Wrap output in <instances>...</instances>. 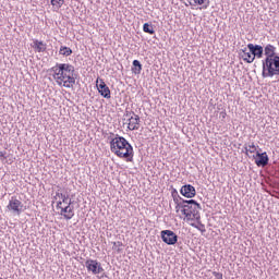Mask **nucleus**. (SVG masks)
I'll return each instance as SVG.
<instances>
[{
  "label": "nucleus",
  "mask_w": 279,
  "mask_h": 279,
  "mask_svg": "<svg viewBox=\"0 0 279 279\" xmlns=\"http://www.w3.org/2000/svg\"><path fill=\"white\" fill-rule=\"evenodd\" d=\"M110 150L118 158H124L126 162H134V147L125 137L116 134L110 141Z\"/></svg>",
  "instance_id": "nucleus-1"
},
{
  "label": "nucleus",
  "mask_w": 279,
  "mask_h": 279,
  "mask_svg": "<svg viewBox=\"0 0 279 279\" xmlns=\"http://www.w3.org/2000/svg\"><path fill=\"white\" fill-rule=\"evenodd\" d=\"M199 210H202V205L195 199H189L185 203V208L181 209V213L185 216L187 221H199V219H202Z\"/></svg>",
  "instance_id": "nucleus-2"
},
{
  "label": "nucleus",
  "mask_w": 279,
  "mask_h": 279,
  "mask_svg": "<svg viewBox=\"0 0 279 279\" xmlns=\"http://www.w3.org/2000/svg\"><path fill=\"white\" fill-rule=\"evenodd\" d=\"M60 64L61 63H57L54 66L51 68V71H53L54 73V80H57L59 86H62L63 82V86L65 88H73V86H75V77L68 75L64 70H60Z\"/></svg>",
  "instance_id": "nucleus-3"
},
{
  "label": "nucleus",
  "mask_w": 279,
  "mask_h": 279,
  "mask_svg": "<svg viewBox=\"0 0 279 279\" xmlns=\"http://www.w3.org/2000/svg\"><path fill=\"white\" fill-rule=\"evenodd\" d=\"M7 210L16 217H21L22 213H25L23 202H21L16 196H12L7 206Z\"/></svg>",
  "instance_id": "nucleus-4"
},
{
  "label": "nucleus",
  "mask_w": 279,
  "mask_h": 279,
  "mask_svg": "<svg viewBox=\"0 0 279 279\" xmlns=\"http://www.w3.org/2000/svg\"><path fill=\"white\" fill-rule=\"evenodd\" d=\"M85 267L87 271H92L94 276H97V274H101L104 271V267H101V263L97 262V259H87L85 262Z\"/></svg>",
  "instance_id": "nucleus-5"
},
{
  "label": "nucleus",
  "mask_w": 279,
  "mask_h": 279,
  "mask_svg": "<svg viewBox=\"0 0 279 279\" xmlns=\"http://www.w3.org/2000/svg\"><path fill=\"white\" fill-rule=\"evenodd\" d=\"M161 240L166 245H175L178 243V234L171 230H162Z\"/></svg>",
  "instance_id": "nucleus-6"
},
{
  "label": "nucleus",
  "mask_w": 279,
  "mask_h": 279,
  "mask_svg": "<svg viewBox=\"0 0 279 279\" xmlns=\"http://www.w3.org/2000/svg\"><path fill=\"white\" fill-rule=\"evenodd\" d=\"M96 86H97L98 93H99V95H101V97H104L105 99H110V97H111L110 87H108V85H106V82H104V80L97 78Z\"/></svg>",
  "instance_id": "nucleus-7"
},
{
  "label": "nucleus",
  "mask_w": 279,
  "mask_h": 279,
  "mask_svg": "<svg viewBox=\"0 0 279 279\" xmlns=\"http://www.w3.org/2000/svg\"><path fill=\"white\" fill-rule=\"evenodd\" d=\"M71 204H73V201L69 199L68 205L61 208V211H60L61 217H63V219H66V221L75 217V210H74V207L71 206Z\"/></svg>",
  "instance_id": "nucleus-8"
},
{
  "label": "nucleus",
  "mask_w": 279,
  "mask_h": 279,
  "mask_svg": "<svg viewBox=\"0 0 279 279\" xmlns=\"http://www.w3.org/2000/svg\"><path fill=\"white\" fill-rule=\"evenodd\" d=\"M264 56L266 57L262 62H268L269 60H274L275 58L279 57L276 53V47L271 44L266 45V47L264 48Z\"/></svg>",
  "instance_id": "nucleus-9"
},
{
  "label": "nucleus",
  "mask_w": 279,
  "mask_h": 279,
  "mask_svg": "<svg viewBox=\"0 0 279 279\" xmlns=\"http://www.w3.org/2000/svg\"><path fill=\"white\" fill-rule=\"evenodd\" d=\"M181 195L183 197H187L189 199H192V197H195L197 195V191L195 190V186L191 184H185L180 190Z\"/></svg>",
  "instance_id": "nucleus-10"
},
{
  "label": "nucleus",
  "mask_w": 279,
  "mask_h": 279,
  "mask_svg": "<svg viewBox=\"0 0 279 279\" xmlns=\"http://www.w3.org/2000/svg\"><path fill=\"white\" fill-rule=\"evenodd\" d=\"M255 165L257 167H267V165H269V156L267 155V151L256 153Z\"/></svg>",
  "instance_id": "nucleus-11"
},
{
  "label": "nucleus",
  "mask_w": 279,
  "mask_h": 279,
  "mask_svg": "<svg viewBox=\"0 0 279 279\" xmlns=\"http://www.w3.org/2000/svg\"><path fill=\"white\" fill-rule=\"evenodd\" d=\"M247 49L254 58H263L264 48L260 45L248 44Z\"/></svg>",
  "instance_id": "nucleus-12"
},
{
  "label": "nucleus",
  "mask_w": 279,
  "mask_h": 279,
  "mask_svg": "<svg viewBox=\"0 0 279 279\" xmlns=\"http://www.w3.org/2000/svg\"><path fill=\"white\" fill-rule=\"evenodd\" d=\"M60 71H64L65 75H69L70 77H75V80H77V74L75 73V66H73L72 64L61 63Z\"/></svg>",
  "instance_id": "nucleus-13"
},
{
  "label": "nucleus",
  "mask_w": 279,
  "mask_h": 279,
  "mask_svg": "<svg viewBox=\"0 0 279 279\" xmlns=\"http://www.w3.org/2000/svg\"><path fill=\"white\" fill-rule=\"evenodd\" d=\"M129 121V130L134 131V130H138V125H141V117H138V114H134L133 117H130V119H128Z\"/></svg>",
  "instance_id": "nucleus-14"
},
{
  "label": "nucleus",
  "mask_w": 279,
  "mask_h": 279,
  "mask_svg": "<svg viewBox=\"0 0 279 279\" xmlns=\"http://www.w3.org/2000/svg\"><path fill=\"white\" fill-rule=\"evenodd\" d=\"M33 49H35V51H37L38 53H43L47 51V44L39 41L38 39H35L33 41Z\"/></svg>",
  "instance_id": "nucleus-15"
},
{
  "label": "nucleus",
  "mask_w": 279,
  "mask_h": 279,
  "mask_svg": "<svg viewBox=\"0 0 279 279\" xmlns=\"http://www.w3.org/2000/svg\"><path fill=\"white\" fill-rule=\"evenodd\" d=\"M193 2H189L190 5H203L199 8V10H208L209 5H210V0H193Z\"/></svg>",
  "instance_id": "nucleus-16"
},
{
  "label": "nucleus",
  "mask_w": 279,
  "mask_h": 279,
  "mask_svg": "<svg viewBox=\"0 0 279 279\" xmlns=\"http://www.w3.org/2000/svg\"><path fill=\"white\" fill-rule=\"evenodd\" d=\"M131 71L134 73V75H141V71H143V64H141V61L134 60Z\"/></svg>",
  "instance_id": "nucleus-17"
},
{
  "label": "nucleus",
  "mask_w": 279,
  "mask_h": 279,
  "mask_svg": "<svg viewBox=\"0 0 279 279\" xmlns=\"http://www.w3.org/2000/svg\"><path fill=\"white\" fill-rule=\"evenodd\" d=\"M186 202L187 201L184 198H181L180 201L174 202L177 213H180V208L181 210H184L186 208Z\"/></svg>",
  "instance_id": "nucleus-18"
},
{
  "label": "nucleus",
  "mask_w": 279,
  "mask_h": 279,
  "mask_svg": "<svg viewBox=\"0 0 279 279\" xmlns=\"http://www.w3.org/2000/svg\"><path fill=\"white\" fill-rule=\"evenodd\" d=\"M143 32H145V34H150V35L156 34V31L154 29V25L149 23H144Z\"/></svg>",
  "instance_id": "nucleus-19"
},
{
  "label": "nucleus",
  "mask_w": 279,
  "mask_h": 279,
  "mask_svg": "<svg viewBox=\"0 0 279 279\" xmlns=\"http://www.w3.org/2000/svg\"><path fill=\"white\" fill-rule=\"evenodd\" d=\"M242 59L244 62H246L247 64H252V62H254L255 57L252 56V52H244V54H242Z\"/></svg>",
  "instance_id": "nucleus-20"
},
{
  "label": "nucleus",
  "mask_w": 279,
  "mask_h": 279,
  "mask_svg": "<svg viewBox=\"0 0 279 279\" xmlns=\"http://www.w3.org/2000/svg\"><path fill=\"white\" fill-rule=\"evenodd\" d=\"M59 53L60 56H65L68 58V56H71L73 53V50L66 46H61Z\"/></svg>",
  "instance_id": "nucleus-21"
},
{
  "label": "nucleus",
  "mask_w": 279,
  "mask_h": 279,
  "mask_svg": "<svg viewBox=\"0 0 279 279\" xmlns=\"http://www.w3.org/2000/svg\"><path fill=\"white\" fill-rule=\"evenodd\" d=\"M50 3L56 10H60L64 5V0H50Z\"/></svg>",
  "instance_id": "nucleus-22"
},
{
  "label": "nucleus",
  "mask_w": 279,
  "mask_h": 279,
  "mask_svg": "<svg viewBox=\"0 0 279 279\" xmlns=\"http://www.w3.org/2000/svg\"><path fill=\"white\" fill-rule=\"evenodd\" d=\"M56 197H61L62 204H66V206L69 205V195L60 193V192H57L56 193Z\"/></svg>",
  "instance_id": "nucleus-23"
},
{
  "label": "nucleus",
  "mask_w": 279,
  "mask_h": 279,
  "mask_svg": "<svg viewBox=\"0 0 279 279\" xmlns=\"http://www.w3.org/2000/svg\"><path fill=\"white\" fill-rule=\"evenodd\" d=\"M123 245V242H113V247L112 250H116V252L118 254H121V252H123V248H121V246Z\"/></svg>",
  "instance_id": "nucleus-24"
},
{
  "label": "nucleus",
  "mask_w": 279,
  "mask_h": 279,
  "mask_svg": "<svg viewBox=\"0 0 279 279\" xmlns=\"http://www.w3.org/2000/svg\"><path fill=\"white\" fill-rule=\"evenodd\" d=\"M8 158H9L8 151L1 150V151H0V160H1V162H8V161H7Z\"/></svg>",
  "instance_id": "nucleus-25"
},
{
  "label": "nucleus",
  "mask_w": 279,
  "mask_h": 279,
  "mask_svg": "<svg viewBox=\"0 0 279 279\" xmlns=\"http://www.w3.org/2000/svg\"><path fill=\"white\" fill-rule=\"evenodd\" d=\"M172 197L173 202H179L180 199H183L180 194H178V190L172 191Z\"/></svg>",
  "instance_id": "nucleus-26"
},
{
  "label": "nucleus",
  "mask_w": 279,
  "mask_h": 279,
  "mask_svg": "<svg viewBox=\"0 0 279 279\" xmlns=\"http://www.w3.org/2000/svg\"><path fill=\"white\" fill-rule=\"evenodd\" d=\"M196 230H199V232L204 234V232H206V226L198 220V228H196Z\"/></svg>",
  "instance_id": "nucleus-27"
},
{
  "label": "nucleus",
  "mask_w": 279,
  "mask_h": 279,
  "mask_svg": "<svg viewBox=\"0 0 279 279\" xmlns=\"http://www.w3.org/2000/svg\"><path fill=\"white\" fill-rule=\"evenodd\" d=\"M136 113L134 111H125L124 117H126L128 119H130V117H134Z\"/></svg>",
  "instance_id": "nucleus-28"
},
{
  "label": "nucleus",
  "mask_w": 279,
  "mask_h": 279,
  "mask_svg": "<svg viewBox=\"0 0 279 279\" xmlns=\"http://www.w3.org/2000/svg\"><path fill=\"white\" fill-rule=\"evenodd\" d=\"M250 154H254V151H256V145H254V143H252V145H248Z\"/></svg>",
  "instance_id": "nucleus-29"
},
{
  "label": "nucleus",
  "mask_w": 279,
  "mask_h": 279,
  "mask_svg": "<svg viewBox=\"0 0 279 279\" xmlns=\"http://www.w3.org/2000/svg\"><path fill=\"white\" fill-rule=\"evenodd\" d=\"M214 276L217 279H223V274H221V272H214Z\"/></svg>",
  "instance_id": "nucleus-30"
},
{
  "label": "nucleus",
  "mask_w": 279,
  "mask_h": 279,
  "mask_svg": "<svg viewBox=\"0 0 279 279\" xmlns=\"http://www.w3.org/2000/svg\"><path fill=\"white\" fill-rule=\"evenodd\" d=\"M244 150H245L246 156H247V154H250V151H252V149H250V146H247V144L244 145Z\"/></svg>",
  "instance_id": "nucleus-31"
},
{
  "label": "nucleus",
  "mask_w": 279,
  "mask_h": 279,
  "mask_svg": "<svg viewBox=\"0 0 279 279\" xmlns=\"http://www.w3.org/2000/svg\"><path fill=\"white\" fill-rule=\"evenodd\" d=\"M57 208H60V210H62V208H64V207H62V201H59L57 203Z\"/></svg>",
  "instance_id": "nucleus-32"
},
{
  "label": "nucleus",
  "mask_w": 279,
  "mask_h": 279,
  "mask_svg": "<svg viewBox=\"0 0 279 279\" xmlns=\"http://www.w3.org/2000/svg\"><path fill=\"white\" fill-rule=\"evenodd\" d=\"M242 54L247 53V48L241 49Z\"/></svg>",
  "instance_id": "nucleus-33"
},
{
  "label": "nucleus",
  "mask_w": 279,
  "mask_h": 279,
  "mask_svg": "<svg viewBox=\"0 0 279 279\" xmlns=\"http://www.w3.org/2000/svg\"><path fill=\"white\" fill-rule=\"evenodd\" d=\"M191 226H192V228H199V226L198 225H196V223H191Z\"/></svg>",
  "instance_id": "nucleus-34"
},
{
  "label": "nucleus",
  "mask_w": 279,
  "mask_h": 279,
  "mask_svg": "<svg viewBox=\"0 0 279 279\" xmlns=\"http://www.w3.org/2000/svg\"><path fill=\"white\" fill-rule=\"evenodd\" d=\"M222 116V119H226V112L220 113Z\"/></svg>",
  "instance_id": "nucleus-35"
},
{
  "label": "nucleus",
  "mask_w": 279,
  "mask_h": 279,
  "mask_svg": "<svg viewBox=\"0 0 279 279\" xmlns=\"http://www.w3.org/2000/svg\"><path fill=\"white\" fill-rule=\"evenodd\" d=\"M120 151H121L122 154H125V149H120Z\"/></svg>",
  "instance_id": "nucleus-36"
}]
</instances>
